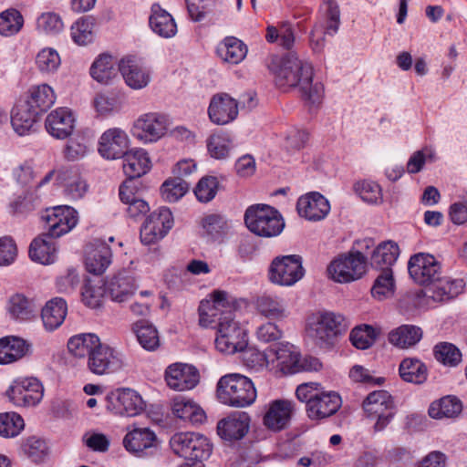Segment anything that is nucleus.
<instances>
[{"mask_svg": "<svg viewBox=\"0 0 467 467\" xmlns=\"http://www.w3.org/2000/svg\"><path fill=\"white\" fill-rule=\"evenodd\" d=\"M5 394L16 407H33L42 400L44 387L35 377H19L12 382Z\"/></svg>", "mask_w": 467, "mask_h": 467, "instance_id": "ddd939ff", "label": "nucleus"}, {"mask_svg": "<svg viewBox=\"0 0 467 467\" xmlns=\"http://www.w3.org/2000/svg\"><path fill=\"white\" fill-rule=\"evenodd\" d=\"M251 417L245 411H234L217 423V433L225 441H239L248 432Z\"/></svg>", "mask_w": 467, "mask_h": 467, "instance_id": "a878e982", "label": "nucleus"}, {"mask_svg": "<svg viewBox=\"0 0 467 467\" xmlns=\"http://www.w3.org/2000/svg\"><path fill=\"white\" fill-rule=\"evenodd\" d=\"M190 184L180 177L166 180L161 187V193L164 201L175 202L182 198L189 191Z\"/></svg>", "mask_w": 467, "mask_h": 467, "instance_id": "5fc2aeb1", "label": "nucleus"}, {"mask_svg": "<svg viewBox=\"0 0 467 467\" xmlns=\"http://www.w3.org/2000/svg\"><path fill=\"white\" fill-rule=\"evenodd\" d=\"M279 87L297 88L302 99L309 105L321 103L324 88L320 82L313 83L311 64L298 58L296 53L287 54L275 76Z\"/></svg>", "mask_w": 467, "mask_h": 467, "instance_id": "f03ea898", "label": "nucleus"}, {"mask_svg": "<svg viewBox=\"0 0 467 467\" xmlns=\"http://www.w3.org/2000/svg\"><path fill=\"white\" fill-rule=\"evenodd\" d=\"M39 115L27 104L16 105L11 113V125L19 136H26L34 131L35 124Z\"/></svg>", "mask_w": 467, "mask_h": 467, "instance_id": "c9c22d12", "label": "nucleus"}, {"mask_svg": "<svg viewBox=\"0 0 467 467\" xmlns=\"http://www.w3.org/2000/svg\"><path fill=\"white\" fill-rule=\"evenodd\" d=\"M164 379L171 389L174 391H186L197 386L200 375L193 366L177 362L166 368Z\"/></svg>", "mask_w": 467, "mask_h": 467, "instance_id": "a211bd4d", "label": "nucleus"}, {"mask_svg": "<svg viewBox=\"0 0 467 467\" xmlns=\"http://www.w3.org/2000/svg\"><path fill=\"white\" fill-rule=\"evenodd\" d=\"M265 39L268 43H276L284 49L290 50L296 42L293 25L289 22H281L277 26H268Z\"/></svg>", "mask_w": 467, "mask_h": 467, "instance_id": "8fccbe9b", "label": "nucleus"}, {"mask_svg": "<svg viewBox=\"0 0 467 467\" xmlns=\"http://www.w3.org/2000/svg\"><path fill=\"white\" fill-rule=\"evenodd\" d=\"M245 306L243 299L232 294H210V299L202 300L198 308L199 324L208 327L218 317L216 348L226 354H234L247 347L244 329L234 320V313Z\"/></svg>", "mask_w": 467, "mask_h": 467, "instance_id": "f257e3e1", "label": "nucleus"}, {"mask_svg": "<svg viewBox=\"0 0 467 467\" xmlns=\"http://www.w3.org/2000/svg\"><path fill=\"white\" fill-rule=\"evenodd\" d=\"M435 358L444 365L455 366L462 359L460 350L452 344L442 342L434 348Z\"/></svg>", "mask_w": 467, "mask_h": 467, "instance_id": "680f3d73", "label": "nucleus"}, {"mask_svg": "<svg viewBox=\"0 0 467 467\" xmlns=\"http://www.w3.org/2000/svg\"><path fill=\"white\" fill-rule=\"evenodd\" d=\"M99 342V337L95 334H78L68 339L67 349L75 358H88Z\"/></svg>", "mask_w": 467, "mask_h": 467, "instance_id": "3c124183", "label": "nucleus"}, {"mask_svg": "<svg viewBox=\"0 0 467 467\" xmlns=\"http://www.w3.org/2000/svg\"><path fill=\"white\" fill-rule=\"evenodd\" d=\"M216 53L224 62L239 64L247 54L246 45L234 36H226L217 47Z\"/></svg>", "mask_w": 467, "mask_h": 467, "instance_id": "a19ab883", "label": "nucleus"}, {"mask_svg": "<svg viewBox=\"0 0 467 467\" xmlns=\"http://www.w3.org/2000/svg\"><path fill=\"white\" fill-rule=\"evenodd\" d=\"M24 25L21 13L16 9H9L0 14V34L10 36L17 34Z\"/></svg>", "mask_w": 467, "mask_h": 467, "instance_id": "bf43d9fd", "label": "nucleus"}, {"mask_svg": "<svg viewBox=\"0 0 467 467\" xmlns=\"http://www.w3.org/2000/svg\"><path fill=\"white\" fill-rule=\"evenodd\" d=\"M216 392L222 403L239 408L253 404L257 395L252 380L237 373L223 376L217 383Z\"/></svg>", "mask_w": 467, "mask_h": 467, "instance_id": "423d86ee", "label": "nucleus"}, {"mask_svg": "<svg viewBox=\"0 0 467 467\" xmlns=\"http://www.w3.org/2000/svg\"><path fill=\"white\" fill-rule=\"evenodd\" d=\"M256 313L269 320H283L287 317L285 302L275 294H261L254 301Z\"/></svg>", "mask_w": 467, "mask_h": 467, "instance_id": "7c9ffc66", "label": "nucleus"}, {"mask_svg": "<svg viewBox=\"0 0 467 467\" xmlns=\"http://www.w3.org/2000/svg\"><path fill=\"white\" fill-rule=\"evenodd\" d=\"M218 181L216 177L205 176L202 178L194 189V194L199 202H209L212 201L218 190Z\"/></svg>", "mask_w": 467, "mask_h": 467, "instance_id": "e2e57ef3", "label": "nucleus"}, {"mask_svg": "<svg viewBox=\"0 0 467 467\" xmlns=\"http://www.w3.org/2000/svg\"><path fill=\"white\" fill-rule=\"evenodd\" d=\"M24 453L35 462H39L47 454L46 442L36 437L27 438L22 444Z\"/></svg>", "mask_w": 467, "mask_h": 467, "instance_id": "338daca9", "label": "nucleus"}, {"mask_svg": "<svg viewBox=\"0 0 467 467\" xmlns=\"http://www.w3.org/2000/svg\"><path fill=\"white\" fill-rule=\"evenodd\" d=\"M203 231L212 238L216 239L225 234L228 225L224 217L218 213L203 216L201 222Z\"/></svg>", "mask_w": 467, "mask_h": 467, "instance_id": "052dcab7", "label": "nucleus"}, {"mask_svg": "<svg viewBox=\"0 0 467 467\" xmlns=\"http://www.w3.org/2000/svg\"><path fill=\"white\" fill-rule=\"evenodd\" d=\"M246 227L253 234L265 238L279 235L285 227L281 213L267 204H253L244 213Z\"/></svg>", "mask_w": 467, "mask_h": 467, "instance_id": "0eeeda50", "label": "nucleus"}, {"mask_svg": "<svg viewBox=\"0 0 467 467\" xmlns=\"http://www.w3.org/2000/svg\"><path fill=\"white\" fill-rule=\"evenodd\" d=\"M298 214L310 222L325 219L330 212V204L321 193L308 192L298 198L296 202Z\"/></svg>", "mask_w": 467, "mask_h": 467, "instance_id": "393cba45", "label": "nucleus"}, {"mask_svg": "<svg viewBox=\"0 0 467 467\" xmlns=\"http://www.w3.org/2000/svg\"><path fill=\"white\" fill-rule=\"evenodd\" d=\"M445 294H403L400 299V307L405 312L425 310L434 307L437 303L443 302Z\"/></svg>", "mask_w": 467, "mask_h": 467, "instance_id": "c03bdc74", "label": "nucleus"}, {"mask_svg": "<svg viewBox=\"0 0 467 467\" xmlns=\"http://www.w3.org/2000/svg\"><path fill=\"white\" fill-rule=\"evenodd\" d=\"M36 308L37 302L31 294H12L6 302L7 313L16 320H31Z\"/></svg>", "mask_w": 467, "mask_h": 467, "instance_id": "2f4dec72", "label": "nucleus"}, {"mask_svg": "<svg viewBox=\"0 0 467 467\" xmlns=\"http://www.w3.org/2000/svg\"><path fill=\"white\" fill-rule=\"evenodd\" d=\"M130 139L120 128H110L105 130L99 140V152L108 160L122 158L128 150Z\"/></svg>", "mask_w": 467, "mask_h": 467, "instance_id": "4be33fe9", "label": "nucleus"}, {"mask_svg": "<svg viewBox=\"0 0 467 467\" xmlns=\"http://www.w3.org/2000/svg\"><path fill=\"white\" fill-rule=\"evenodd\" d=\"M54 239L45 233L36 237L29 246L31 260L42 265L53 264L57 259V244Z\"/></svg>", "mask_w": 467, "mask_h": 467, "instance_id": "72a5a7b5", "label": "nucleus"}, {"mask_svg": "<svg viewBox=\"0 0 467 467\" xmlns=\"http://www.w3.org/2000/svg\"><path fill=\"white\" fill-rule=\"evenodd\" d=\"M57 183L63 188L64 195L72 201L83 198L88 189L87 182L81 177L78 171L73 167H60L57 172Z\"/></svg>", "mask_w": 467, "mask_h": 467, "instance_id": "bb28decb", "label": "nucleus"}, {"mask_svg": "<svg viewBox=\"0 0 467 467\" xmlns=\"http://www.w3.org/2000/svg\"><path fill=\"white\" fill-rule=\"evenodd\" d=\"M29 345L21 337L6 336L0 338V364H11L25 357Z\"/></svg>", "mask_w": 467, "mask_h": 467, "instance_id": "4c0bfd02", "label": "nucleus"}, {"mask_svg": "<svg viewBox=\"0 0 467 467\" xmlns=\"http://www.w3.org/2000/svg\"><path fill=\"white\" fill-rule=\"evenodd\" d=\"M362 407L368 418L376 420L373 426L375 432L383 431L392 421L397 411L392 396L383 389L369 393Z\"/></svg>", "mask_w": 467, "mask_h": 467, "instance_id": "6e6552de", "label": "nucleus"}, {"mask_svg": "<svg viewBox=\"0 0 467 467\" xmlns=\"http://www.w3.org/2000/svg\"><path fill=\"white\" fill-rule=\"evenodd\" d=\"M239 103L227 93H218L212 97L208 116L216 125H225L234 121L238 116Z\"/></svg>", "mask_w": 467, "mask_h": 467, "instance_id": "5701e85b", "label": "nucleus"}, {"mask_svg": "<svg viewBox=\"0 0 467 467\" xmlns=\"http://www.w3.org/2000/svg\"><path fill=\"white\" fill-rule=\"evenodd\" d=\"M122 443L126 451L140 457L158 447V439L149 428H133L124 436Z\"/></svg>", "mask_w": 467, "mask_h": 467, "instance_id": "b1692460", "label": "nucleus"}, {"mask_svg": "<svg viewBox=\"0 0 467 467\" xmlns=\"http://www.w3.org/2000/svg\"><path fill=\"white\" fill-rule=\"evenodd\" d=\"M408 271L412 280L419 285L436 289L441 276V265L436 258L424 253L410 256Z\"/></svg>", "mask_w": 467, "mask_h": 467, "instance_id": "9d476101", "label": "nucleus"}, {"mask_svg": "<svg viewBox=\"0 0 467 467\" xmlns=\"http://www.w3.org/2000/svg\"><path fill=\"white\" fill-rule=\"evenodd\" d=\"M296 398L306 403V410L310 420H323L334 415L341 407L338 393L325 390L317 382L300 384L296 390Z\"/></svg>", "mask_w": 467, "mask_h": 467, "instance_id": "39448f33", "label": "nucleus"}, {"mask_svg": "<svg viewBox=\"0 0 467 467\" xmlns=\"http://www.w3.org/2000/svg\"><path fill=\"white\" fill-rule=\"evenodd\" d=\"M305 273L302 256L298 254L282 255L272 261L269 267V279L274 284L291 286L301 280Z\"/></svg>", "mask_w": 467, "mask_h": 467, "instance_id": "9b49d317", "label": "nucleus"}, {"mask_svg": "<svg viewBox=\"0 0 467 467\" xmlns=\"http://www.w3.org/2000/svg\"><path fill=\"white\" fill-rule=\"evenodd\" d=\"M400 249L396 243L386 241L379 244L372 252L370 265L374 267H389L398 259Z\"/></svg>", "mask_w": 467, "mask_h": 467, "instance_id": "603ef678", "label": "nucleus"}, {"mask_svg": "<svg viewBox=\"0 0 467 467\" xmlns=\"http://www.w3.org/2000/svg\"><path fill=\"white\" fill-rule=\"evenodd\" d=\"M149 22L152 31L163 38L172 37L177 33V25L173 17L158 4L151 6Z\"/></svg>", "mask_w": 467, "mask_h": 467, "instance_id": "58836bf2", "label": "nucleus"}, {"mask_svg": "<svg viewBox=\"0 0 467 467\" xmlns=\"http://www.w3.org/2000/svg\"><path fill=\"white\" fill-rule=\"evenodd\" d=\"M379 331L369 325H362L352 329L349 338L353 346L367 349L375 342Z\"/></svg>", "mask_w": 467, "mask_h": 467, "instance_id": "13d9d810", "label": "nucleus"}, {"mask_svg": "<svg viewBox=\"0 0 467 467\" xmlns=\"http://www.w3.org/2000/svg\"><path fill=\"white\" fill-rule=\"evenodd\" d=\"M171 410L174 416L193 424L202 423L206 419L203 410L192 400L177 396L171 401Z\"/></svg>", "mask_w": 467, "mask_h": 467, "instance_id": "e433bc0d", "label": "nucleus"}, {"mask_svg": "<svg viewBox=\"0 0 467 467\" xmlns=\"http://www.w3.org/2000/svg\"><path fill=\"white\" fill-rule=\"evenodd\" d=\"M36 27L47 35H57L63 30L64 24L59 15L54 12L43 13L36 20Z\"/></svg>", "mask_w": 467, "mask_h": 467, "instance_id": "0e129e2a", "label": "nucleus"}, {"mask_svg": "<svg viewBox=\"0 0 467 467\" xmlns=\"http://www.w3.org/2000/svg\"><path fill=\"white\" fill-rule=\"evenodd\" d=\"M107 410L114 415L134 417L145 409L141 396L130 388H119L109 392L105 398Z\"/></svg>", "mask_w": 467, "mask_h": 467, "instance_id": "f8f14e48", "label": "nucleus"}, {"mask_svg": "<svg viewBox=\"0 0 467 467\" xmlns=\"http://www.w3.org/2000/svg\"><path fill=\"white\" fill-rule=\"evenodd\" d=\"M116 62L109 54L99 55L92 63L89 72L94 80L108 85L118 76L119 68H116Z\"/></svg>", "mask_w": 467, "mask_h": 467, "instance_id": "79ce46f5", "label": "nucleus"}, {"mask_svg": "<svg viewBox=\"0 0 467 467\" xmlns=\"http://www.w3.org/2000/svg\"><path fill=\"white\" fill-rule=\"evenodd\" d=\"M94 18L91 16L82 17L71 26V36L75 43L85 46L91 43L94 38Z\"/></svg>", "mask_w": 467, "mask_h": 467, "instance_id": "4d7b16f0", "label": "nucleus"}, {"mask_svg": "<svg viewBox=\"0 0 467 467\" xmlns=\"http://www.w3.org/2000/svg\"><path fill=\"white\" fill-rule=\"evenodd\" d=\"M348 329L343 315L327 310L313 313L306 324L307 337L317 347L325 349L332 348Z\"/></svg>", "mask_w": 467, "mask_h": 467, "instance_id": "7ed1b4c3", "label": "nucleus"}, {"mask_svg": "<svg viewBox=\"0 0 467 467\" xmlns=\"http://www.w3.org/2000/svg\"><path fill=\"white\" fill-rule=\"evenodd\" d=\"M357 250H350L339 255L327 266L328 276L335 282L347 284L357 281L367 273L368 258L363 251L374 247L371 238H364L355 242Z\"/></svg>", "mask_w": 467, "mask_h": 467, "instance_id": "20e7f679", "label": "nucleus"}, {"mask_svg": "<svg viewBox=\"0 0 467 467\" xmlns=\"http://www.w3.org/2000/svg\"><path fill=\"white\" fill-rule=\"evenodd\" d=\"M36 63L42 72H53L61 63L60 57L54 48H43L36 56Z\"/></svg>", "mask_w": 467, "mask_h": 467, "instance_id": "69168bd1", "label": "nucleus"}, {"mask_svg": "<svg viewBox=\"0 0 467 467\" xmlns=\"http://www.w3.org/2000/svg\"><path fill=\"white\" fill-rule=\"evenodd\" d=\"M174 223L171 211L167 207H160L152 212L140 228V241L144 244H151L161 240L172 228Z\"/></svg>", "mask_w": 467, "mask_h": 467, "instance_id": "dca6fc26", "label": "nucleus"}, {"mask_svg": "<svg viewBox=\"0 0 467 467\" xmlns=\"http://www.w3.org/2000/svg\"><path fill=\"white\" fill-rule=\"evenodd\" d=\"M119 199L127 205L129 217L137 219L150 211L149 203L141 196V183L138 181L126 180L119 189Z\"/></svg>", "mask_w": 467, "mask_h": 467, "instance_id": "412c9836", "label": "nucleus"}, {"mask_svg": "<svg viewBox=\"0 0 467 467\" xmlns=\"http://www.w3.org/2000/svg\"><path fill=\"white\" fill-rule=\"evenodd\" d=\"M295 412V403L288 400H275L265 408L263 424L267 430L277 432L286 429Z\"/></svg>", "mask_w": 467, "mask_h": 467, "instance_id": "aec40b11", "label": "nucleus"}, {"mask_svg": "<svg viewBox=\"0 0 467 467\" xmlns=\"http://www.w3.org/2000/svg\"><path fill=\"white\" fill-rule=\"evenodd\" d=\"M269 352L277 360V366L284 373L294 374L299 361L300 353L296 348L288 343H279L271 347Z\"/></svg>", "mask_w": 467, "mask_h": 467, "instance_id": "ea45409f", "label": "nucleus"}, {"mask_svg": "<svg viewBox=\"0 0 467 467\" xmlns=\"http://www.w3.org/2000/svg\"><path fill=\"white\" fill-rule=\"evenodd\" d=\"M233 143L231 135L227 132H216L207 140V149L213 158L224 159L229 155Z\"/></svg>", "mask_w": 467, "mask_h": 467, "instance_id": "864d4df0", "label": "nucleus"}, {"mask_svg": "<svg viewBox=\"0 0 467 467\" xmlns=\"http://www.w3.org/2000/svg\"><path fill=\"white\" fill-rule=\"evenodd\" d=\"M122 158H124L123 171L128 177L127 180L137 181V178L147 173L150 168L148 152L143 149L127 150Z\"/></svg>", "mask_w": 467, "mask_h": 467, "instance_id": "473e14b6", "label": "nucleus"}, {"mask_svg": "<svg viewBox=\"0 0 467 467\" xmlns=\"http://www.w3.org/2000/svg\"><path fill=\"white\" fill-rule=\"evenodd\" d=\"M354 189L360 198L367 202L378 203L382 199L381 189L374 182H358L355 184Z\"/></svg>", "mask_w": 467, "mask_h": 467, "instance_id": "774afa93", "label": "nucleus"}, {"mask_svg": "<svg viewBox=\"0 0 467 467\" xmlns=\"http://www.w3.org/2000/svg\"><path fill=\"white\" fill-rule=\"evenodd\" d=\"M171 448L180 457L189 461H202L212 452L209 440L196 432L175 433L170 441Z\"/></svg>", "mask_w": 467, "mask_h": 467, "instance_id": "1a4fd4ad", "label": "nucleus"}, {"mask_svg": "<svg viewBox=\"0 0 467 467\" xmlns=\"http://www.w3.org/2000/svg\"><path fill=\"white\" fill-rule=\"evenodd\" d=\"M25 428L24 419L15 411L0 413V436L14 438Z\"/></svg>", "mask_w": 467, "mask_h": 467, "instance_id": "6e6d98bb", "label": "nucleus"}, {"mask_svg": "<svg viewBox=\"0 0 467 467\" xmlns=\"http://www.w3.org/2000/svg\"><path fill=\"white\" fill-rule=\"evenodd\" d=\"M462 410V401L455 396L448 395L431 404L429 415L433 419L456 418Z\"/></svg>", "mask_w": 467, "mask_h": 467, "instance_id": "09e8293b", "label": "nucleus"}, {"mask_svg": "<svg viewBox=\"0 0 467 467\" xmlns=\"http://www.w3.org/2000/svg\"><path fill=\"white\" fill-rule=\"evenodd\" d=\"M118 65L126 84L131 88L141 89L150 83V71L134 57H125L119 60Z\"/></svg>", "mask_w": 467, "mask_h": 467, "instance_id": "c85d7f7f", "label": "nucleus"}, {"mask_svg": "<svg viewBox=\"0 0 467 467\" xmlns=\"http://www.w3.org/2000/svg\"><path fill=\"white\" fill-rule=\"evenodd\" d=\"M47 131L57 140L67 139L75 128V118L67 108H58L51 111L45 121Z\"/></svg>", "mask_w": 467, "mask_h": 467, "instance_id": "cd10ccee", "label": "nucleus"}, {"mask_svg": "<svg viewBox=\"0 0 467 467\" xmlns=\"http://www.w3.org/2000/svg\"><path fill=\"white\" fill-rule=\"evenodd\" d=\"M422 337L420 327L413 325H401L389 333V342L400 348L415 346Z\"/></svg>", "mask_w": 467, "mask_h": 467, "instance_id": "37998d69", "label": "nucleus"}, {"mask_svg": "<svg viewBox=\"0 0 467 467\" xmlns=\"http://www.w3.org/2000/svg\"><path fill=\"white\" fill-rule=\"evenodd\" d=\"M56 100L52 88L47 84L36 86L30 89L28 99L23 102L35 109L38 115L47 111Z\"/></svg>", "mask_w": 467, "mask_h": 467, "instance_id": "49530a36", "label": "nucleus"}, {"mask_svg": "<svg viewBox=\"0 0 467 467\" xmlns=\"http://www.w3.org/2000/svg\"><path fill=\"white\" fill-rule=\"evenodd\" d=\"M326 25L316 24L310 34V43L316 52H320L325 46V35L334 36L340 25V10L335 0H325Z\"/></svg>", "mask_w": 467, "mask_h": 467, "instance_id": "f3484780", "label": "nucleus"}, {"mask_svg": "<svg viewBox=\"0 0 467 467\" xmlns=\"http://www.w3.org/2000/svg\"><path fill=\"white\" fill-rule=\"evenodd\" d=\"M42 219L45 222L44 233L55 239L69 233L78 222V212L67 205L47 209Z\"/></svg>", "mask_w": 467, "mask_h": 467, "instance_id": "2eb2a0df", "label": "nucleus"}, {"mask_svg": "<svg viewBox=\"0 0 467 467\" xmlns=\"http://www.w3.org/2000/svg\"><path fill=\"white\" fill-rule=\"evenodd\" d=\"M140 345L148 351H154L160 347V337L156 327L145 319L136 321L131 326Z\"/></svg>", "mask_w": 467, "mask_h": 467, "instance_id": "de8ad7c7", "label": "nucleus"}, {"mask_svg": "<svg viewBox=\"0 0 467 467\" xmlns=\"http://www.w3.org/2000/svg\"><path fill=\"white\" fill-rule=\"evenodd\" d=\"M88 370L99 376L114 373L122 368V361L114 348L101 342L88 358Z\"/></svg>", "mask_w": 467, "mask_h": 467, "instance_id": "6ab92c4d", "label": "nucleus"}, {"mask_svg": "<svg viewBox=\"0 0 467 467\" xmlns=\"http://www.w3.org/2000/svg\"><path fill=\"white\" fill-rule=\"evenodd\" d=\"M399 373L404 381L413 384H422L428 378L426 365L416 358H404L400 364Z\"/></svg>", "mask_w": 467, "mask_h": 467, "instance_id": "a18cd8bd", "label": "nucleus"}, {"mask_svg": "<svg viewBox=\"0 0 467 467\" xmlns=\"http://www.w3.org/2000/svg\"><path fill=\"white\" fill-rule=\"evenodd\" d=\"M67 314V305L62 297H55L47 301L41 311V319L47 331L57 329L64 322Z\"/></svg>", "mask_w": 467, "mask_h": 467, "instance_id": "f704fd0d", "label": "nucleus"}, {"mask_svg": "<svg viewBox=\"0 0 467 467\" xmlns=\"http://www.w3.org/2000/svg\"><path fill=\"white\" fill-rule=\"evenodd\" d=\"M170 126L168 116L160 112L140 115L133 123L131 133L143 143H152L161 139Z\"/></svg>", "mask_w": 467, "mask_h": 467, "instance_id": "4468645a", "label": "nucleus"}, {"mask_svg": "<svg viewBox=\"0 0 467 467\" xmlns=\"http://www.w3.org/2000/svg\"><path fill=\"white\" fill-rule=\"evenodd\" d=\"M86 268L96 275H102L111 264L110 247L101 240H94L86 248Z\"/></svg>", "mask_w": 467, "mask_h": 467, "instance_id": "c756f323", "label": "nucleus"}]
</instances>
